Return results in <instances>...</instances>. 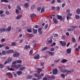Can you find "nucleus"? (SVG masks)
<instances>
[{
	"mask_svg": "<svg viewBox=\"0 0 80 80\" xmlns=\"http://www.w3.org/2000/svg\"><path fill=\"white\" fill-rule=\"evenodd\" d=\"M48 24H46L45 25V29H47V28H48Z\"/></svg>",
	"mask_w": 80,
	"mask_h": 80,
	"instance_id": "nucleus-40",
	"label": "nucleus"
},
{
	"mask_svg": "<svg viewBox=\"0 0 80 80\" xmlns=\"http://www.w3.org/2000/svg\"><path fill=\"white\" fill-rule=\"evenodd\" d=\"M40 10H41V7H39V8H38L37 9V10L38 11H39H39H40Z\"/></svg>",
	"mask_w": 80,
	"mask_h": 80,
	"instance_id": "nucleus-54",
	"label": "nucleus"
},
{
	"mask_svg": "<svg viewBox=\"0 0 80 80\" xmlns=\"http://www.w3.org/2000/svg\"><path fill=\"white\" fill-rule=\"evenodd\" d=\"M70 44V42H69L68 43L67 45V47H69V45Z\"/></svg>",
	"mask_w": 80,
	"mask_h": 80,
	"instance_id": "nucleus-60",
	"label": "nucleus"
},
{
	"mask_svg": "<svg viewBox=\"0 0 80 80\" xmlns=\"http://www.w3.org/2000/svg\"><path fill=\"white\" fill-rule=\"evenodd\" d=\"M10 30H11V26H9L8 29L5 28H1L0 29V33H2V32H5L6 31L9 32Z\"/></svg>",
	"mask_w": 80,
	"mask_h": 80,
	"instance_id": "nucleus-2",
	"label": "nucleus"
},
{
	"mask_svg": "<svg viewBox=\"0 0 80 80\" xmlns=\"http://www.w3.org/2000/svg\"><path fill=\"white\" fill-rule=\"evenodd\" d=\"M67 61H68V60L67 59H63L62 60L61 62L63 63H65V62H67Z\"/></svg>",
	"mask_w": 80,
	"mask_h": 80,
	"instance_id": "nucleus-20",
	"label": "nucleus"
},
{
	"mask_svg": "<svg viewBox=\"0 0 80 80\" xmlns=\"http://www.w3.org/2000/svg\"><path fill=\"white\" fill-rule=\"evenodd\" d=\"M52 73L54 75H56L58 73V70L57 68H55L52 70Z\"/></svg>",
	"mask_w": 80,
	"mask_h": 80,
	"instance_id": "nucleus-8",
	"label": "nucleus"
},
{
	"mask_svg": "<svg viewBox=\"0 0 80 80\" xmlns=\"http://www.w3.org/2000/svg\"><path fill=\"white\" fill-rule=\"evenodd\" d=\"M53 20L55 23H58V21L55 18H53Z\"/></svg>",
	"mask_w": 80,
	"mask_h": 80,
	"instance_id": "nucleus-15",
	"label": "nucleus"
},
{
	"mask_svg": "<svg viewBox=\"0 0 80 80\" xmlns=\"http://www.w3.org/2000/svg\"><path fill=\"white\" fill-rule=\"evenodd\" d=\"M3 65L1 64H0V68H3Z\"/></svg>",
	"mask_w": 80,
	"mask_h": 80,
	"instance_id": "nucleus-46",
	"label": "nucleus"
},
{
	"mask_svg": "<svg viewBox=\"0 0 80 80\" xmlns=\"http://www.w3.org/2000/svg\"><path fill=\"white\" fill-rule=\"evenodd\" d=\"M34 76L36 77H38V79L39 80V79H40L41 78H42V76L40 75H38L37 73H35L34 74Z\"/></svg>",
	"mask_w": 80,
	"mask_h": 80,
	"instance_id": "nucleus-7",
	"label": "nucleus"
},
{
	"mask_svg": "<svg viewBox=\"0 0 80 80\" xmlns=\"http://www.w3.org/2000/svg\"><path fill=\"white\" fill-rule=\"evenodd\" d=\"M52 17H55V15H53V14H52L51 15H50V17L52 19Z\"/></svg>",
	"mask_w": 80,
	"mask_h": 80,
	"instance_id": "nucleus-43",
	"label": "nucleus"
},
{
	"mask_svg": "<svg viewBox=\"0 0 80 80\" xmlns=\"http://www.w3.org/2000/svg\"><path fill=\"white\" fill-rule=\"evenodd\" d=\"M1 2H6V3H8V1L7 0H1Z\"/></svg>",
	"mask_w": 80,
	"mask_h": 80,
	"instance_id": "nucleus-27",
	"label": "nucleus"
},
{
	"mask_svg": "<svg viewBox=\"0 0 80 80\" xmlns=\"http://www.w3.org/2000/svg\"><path fill=\"white\" fill-rule=\"evenodd\" d=\"M37 30H35L34 28L32 29V32L33 33H37Z\"/></svg>",
	"mask_w": 80,
	"mask_h": 80,
	"instance_id": "nucleus-22",
	"label": "nucleus"
},
{
	"mask_svg": "<svg viewBox=\"0 0 80 80\" xmlns=\"http://www.w3.org/2000/svg\"><path fill=\"white\" fill-rule=\"evenodd\" d=\"M71 48H68L66 50V53L68 54H70L71 53Z\"/></svg>",
	"mask_w": 80,
	"mask_h": 80,
	"instance_id": "nucleus-10",
	"label": "nucleus"
},
{
	"mask_svg": "<svg viewBox=\"0 0 80 80\" xmlns=\"http://www.w3.org/2000/svg\"><path fill=\"white\" fill-rule=\"evenodd\" d=\"M44 62H42L41 63V66H43L44 65Z\"/></svg>",
	"mask_w": 80,
	"mask_h": 80,
	"instance_id": "nucleus-58",
	"label": "nucleus"
},
{
	"mask_svg": "<svg viewBox=\"0 0 80 80\" xmlns=\"http://www.w3.org/2000/svg\"><path fill=\"white\" fill-rule=\"evenodd\" d=\"M75 18L76 19H78L80 18V17L78 15H75Z\"/></svg>",
	"mask_w": 80,
	"mask_h": 80,
	"instance_id": "nucleus-33",
	"label": "nucleus"
},
{
	"mask_svg": "<svg viewBox=\"0 0 80 80\" xmlns=\"http://www.w3.org/2000/svg\"><path fill=\"white\" fill-rule=\"evenodd\" d=\"M12 58H8V61H6L4 62V65H6L8 63H10L12 61Z\"/></svg>",
	"mask_w": 80,
	"mask_h": 80,
	"instance_id": "nucleus-4",
	"label": "nucleus"
},
{
	"mask_svg": "<svg viewBox=\"0 0 80 80\" xmlns=\"http://www.w3.org/2000/svg\"><path fill=\"white\" fill-rule=\"evenodd\" d=\"M2 55H6V52L5 51H3L2 52Z\"/></svg>",
	"mask_w": 80,
	"mask_h": 80,
	"instance_id": "nucleus-41",
	"label": "nucleus"
},
{
	"mask_svg": "<svg viewBox=\"0 0 80 80\" xmlns=\"http://www.w3.org/2000/svg\"><path fill=\"white\" fill-rule=\"evenodd\" d=\"M2 13H3V11H0V15L2 14Z\"/></svg>",
	"mask_w": 80,
	"mask_h": 80,
	"instance_id": "nucleus-57",
	"label": "nucleus"
},
{
	"mask_svg": "<svg viewBox=\"0 0 80 80\" xmlns=\"http://www.w3.org/2000/svg\"><path fill=\"white\" fill-rule=\"evenodd\" d=\"M15 44H16L15 42H13L12 43L11 45H12V46H15Z\"/></svg>",
	"mask_w": 80,
	"mask_h": 80,
	"instance_id": "nucleus-45",
	"label": "nucleus"
},
{
	"mask_svg": "<svg viewBox=\"0 0 80 80\" xmlns=\"http://www.w3.org/2000/svg\"><path fill=\"white\" fill-rule=\"evenodd\" d=\"M13 75L15 77H17V74H16V73H15V72H13Z\"/></svg>",
	"mask_w": 80,
	"mask_h": 80,
	"instance_id": "nucleus-44",
	"label": "nucleus"
},
{
	"mask_svg": "<svg viewBox=\"0 0 80 80\" xmlns=\"http://www.w3.org/2000/svg\"><path fill=\"white\" fill-rule=\"evenodd\" d=\"M35 17V15L34 14H32L30 16V17L31 18H33Z\"/></svg>",
	"mask_w": 80,
	"mask_h": 80,
	"instance_id": "nucleus-21",
	"label": "nucleus"
},
{
	"mask_svg": "<svg viewBox=\"0 0 80 80\" xmlns=\"http://www.w3.org/2000/svg\"><path fill=\"white\" fill-rule=\"evenodd\" d=\"M17 7L19 10H21V8H20V6H18Z\"/></svg>",
	"mask_w": 80,
	"mask_h": 80,
	"instance_id": "nucleus-53",
	"label": "nucleus"
},
{
	"mask_svg": "<svg viewBox=\"0 0 80 80\" xmlns=\"http://www.w3.org/2000/svg\"><path fill=\"white\" fill-rule=\"evenodd\" d=\"M61 72L62 73H67L68 74H70V73H72L73 72L74 70L73 69H71L70 70H68L67 69H61L60 70Z\"/></svg>",
	"mask_w": 80,
	"mask_h": 80,
	"instance_id": "nucleus-1",
	"label": "nucleus"
},
{
	"mask_svg": "<svg viewBox=\"0 0 80 80\" xmlns=\"http://www.w3.org/2000/svg\"><path fill=\"white\" fill-rule=\"evenodd\" d=\"M11 67L12 68H15L16 69H17L21 67V65L19 64H12Z\"/></svg>",
	"mask_w": 80,
	"mask_h": 80,
	"instance_id": "nucleus-3",
	"label": "nucleus"
},
{
	"mask_svg": "<svg viewBox=\"0 0 80 80\" xmlns=\"http://www.w3.org/2000/svg\"><path fill=\"white\" fill-rule=\"evenodd\" d=\"M67 15H69V16H72V14L70 13L69 12H68V13H67Z\"/></svg>",
	"mask_w": 80,
	"mask_h": 80,
	"instance_id": "nucleus-38",
	"label": "nucleus"
},
{
	"mask_svg": "<svg viewBox=\"0 0 80 80\" xmlns=\"http://www.w3.org/2000/svg\"><path fill=\"white\" fill-rule=\"evenodd\" d=\"M57 18L59 20H60L61 21H62V16L59 15H58Z\"/></svg>",
	"mask_w": 80,
	"mask_h": 80,
	"instance_id": "nucleus-12",
	"label": "nucleus"
},
{
	"mask_svg": "<svg viewBox=\"0 0 80 80\" xmlns=\"http://www.w3.org/2000/svg\"><path fill=\"white\" fill-rule=\"evenodd\" d=\"M9 48V47L8 46H6L5 47V49H6V50H8Z\"/></svg>",
	"mask_w": 80,
	"mask_h": 80,
	"instance_id": "nucleus-52",
	"label": "nucleus"
},
{
	"mask_svg": "<svg viewBox=\"0 0 80 80\" xmlns=\"http://www.w3.org/2000/svg\"><path fill=\"white\" fill-rule=\"evenodd\" d=\"M24 6L25 8H27L28 7V4L27 3H26L24 4Z\"/></svg>",
	"mask_w": 80,
	"mask_h": 80,
	"instance_id": "nucleus-32",
	"label": "nucleus"
},
{
	"mask_svg": "<svg viewBox=\"0 0 80 80\" xmlns=\"http://www.w3.org/2000/svg\"><path fill=\"white\" fill-rule=\"evenodd\" d=\"M16 63H17V61H14L12 63L13 65V64H16Z\"/></svg>",
	"mask_w": 80,
	"mask_h": 80,
	"instance_id": "nucleus-56",
	"label": "nucleus"
},
{
	"mask_svg": "<svg viewBox=\"0 0 80 80\" xmlns=\"http://www.w3.org/2000/svg\"><path fill=\"white\" fill-rule=\"evenodd\" d=\"M61 77L62 78H65V75H63V74H61Z\"/></svg>",
	"mask_w": 80,
	"mask_h": 80,
	"instance_id": "nucleus-37",
	"label": "nucleus"
},
{
	"mask_svg": "<svg viewBox=\"0 0 80 80\" xmlns=\"http://www.w3.org/2000/svg\"><path fill=\"white\" fill-rule=\"evenodd\" d=\"M28 48H30V46H27V45L24 48L25 49H28Z\"/></svg>",
	"mask_w": 80,
	"mask_h": 80,
	"instance_id": "nucleus-28",
	"label": "nucleus"
},
{
	"mask_svg": "<svg viewBox=\"0 0 80 80\" xmlns=\"http://www.w3.org/2000/svg\"><path fill=\"white\" fill-rule=\"evenodd\" d=\"M34 27H35L36 28H39V26L38 25H36Z\"/></svg>",
	"mask_w": 80,
	"mask_h": 80,
	"instance_id": "nucleus-49",
	"label": "nucleus"
},
{
	"mask_svg": "<svg viewBox=\"0 0 80 80\" xmlns=\"http://www.w3.org/2000/svg\"><path fill=\"white\" fill-rule=\"evenodd\" d=\"M27 31L29 33H32V28H28L27 29Z\"/></svg>",
	"mask_w": 80,
	"mask_h": 80,
	"instance_id": "nucleus-17",
	"label": "nucleus"
},
{
	"mask_svg": "<svg viewBox=\"0 0 80 80\" xmlns=\"http://www.w3.org/2000/svg\"><path fill=\"white\" fill-rule=\"evenodd\" d=\"M22 15H19L16 18H17V19L18 20V19H20V18H22Z\"/></svg>",
	"mask_w": 80,
	"mask_h": 80,
	"instance_id": "nucleus-24",
	"label": "nucleus"
},
{
	"mask_svg": "<svg viewBox=\"0 0 80 80\" xmlns=\"http://www.w3.org/2000/svg\"><path fill=\"white\" fill-rule=\"evenodd\" d=\"M16 73L18 75H20L22 73V71H18Z\"/></svg>",
	"mask_w": 80,
	"mask_h": 80,
	"instance_id": "nucleus-18",
	"label": "nucleus"
},
{
	"mask_svg": "<svg viewBox=\"0 0 80 80\" xmlns=\"http://www.w3.org/2000/svg\"><path fill=\"white\" fill-rule=\"evenodd\" d=\"M65 6V3H64L62 5V8H63Z\"/></svg>",
	"mask_w": 80,
	"mask_h": 80,
	"instance_id": "nucleus-48",
	"label": "nucleus"
},
{
	"mask_svg": "<svg viewBox=\"0 0 80 80\" xmlns=\"http://www.w3.org/2000/svg\"><path fill=\"white\" fill-rule=\"evenodd\" d=\"M51 51H52V52H53V51L55 50V49H54V48H51Z\"/></svg>",
	"mask_w": 80,
	"mask_h": 80,
	"instance_id": "nucleus-61",
	"label": "nucleus"
},
{
	"mask_svg": "<svg viewBox=\"0 0 80 80\" xmlns=\"http://www.w3.org/2000/svg\"><path fill=\"white\" fill-rule=\"evenodd\" d=\"M42 28H39L38 29V32H40V31H42Z\"/></svg>",
	"mask_w": 80,
	"mask_h": 80,
	"instance_id": "nucleus-62",
	"label": "nucleus"
},
{
	"mask_svg": "<svg viewBox=\"0 0 80 80\" xmlns=\"http://www.w3.org/2000/svg\"><path fill=\"white\" fill-rule=\"evenodd\" d=\"M33 53V50H31L29 52V54L31 55H32V54Z\"/></svg>",
	"mask_w": 80,
	"mask_h": 80,
	"instance_id": "nucleus-36",
	"label": "nucleus"
},
{
	"mask_svg": "<svg viewBox=\"0 0 80 80\" xmlns=\"http://www.w3.org/2000/svg\"><path fill=\"white\" fill-rule=\"evenodd\" d=\"M34 58L35 59L37 60V59H38L40 58V56L39 55L37 54L36 56H34Z\"/></svg>",
	"mask_w": 80,
	"mask_h": 80,
	"instance_id": "nucleus-16",
	"label": "nucleus"
},
{
	"mask_svg": "<svg viewBox=\"0 0 80 80\" xmlns=\"http://www.w3.org/2000/svg\"><path fill=\"white\" fill-rule=\"evenodd\" d=\"M7 68H8V70H10L11 71H14V69H13V68H10V67H9V66H8L7 67Z\"/></svg>",
	"mask_w": 80,
	"mask_h": 80,
	"instance_id": "nucleus-23",
	"label": "nucleus"
},
{
	"mask_svg": "<svg viewBox=\"0 0 80 80\" xmlns=\"http://www.w3.org/2000/svg\"><path fill=\"white\" fill-rule=\"evenodd\" d=\"M6 13L7 15H9V14H10V13H9V12H8V11H6Z\"/></svg>",
	"mask_w": 80,
	"mask_h": 80,
	"instance_id": "nucleus-63",
	"label": "nucleus"
},
{
	"mask_svg": "<svg viewBox=\"0 0 80 80\" xmlns=\"http://www.w3.org/2000/svg\"><path fill=\"white\" fill-rule=\"evenodd\" d=\"M70 27H73V28H72L71 29V30H72V31H74V30H75V28H77V26H70Z\"/></svg>",
	"mask_w": 80,
	"mask_h": 80,
	"instance_id": "nucleus-14",
	"label": "nucleus"
},
{
	"mask_svg": "<svg viewBox=\"0 0 80 80\" xmlns=\"http://www.w3.org/2000/svg\"><path fill=\"white\" fill-rule=\"evenodd\" d=\"M17 62L18 63H22V61L21 60H18Z\"/></svg>",
	"mask_w": 80,
	"mask_h": 80,
	"instance_id": "nucleus-35",
	"label": "nucleus"
},
{
	"mask_svg": "<svg viewBox=\"0 0 80 80\" xmlns=\"http://www.w3.org/2000/svg\"><path fill=\"white\" fill-rule=\"evenodd\" d=\"M16 13L17 14H18L19 13V11L18 9L16 10Z\"/></svg>",
	"mask_w": 80,
	"mask_h": 80,
	"instance_id": "nucleus-51",
	"label": "nucleus"
},
{
	"mask_svg": "<svg viewBox=\"0 0 80 80\" xmlns=\"http://www.w3.org/2000/svg\"><path fill=\"white\" fill-rule=\"evenodd\" d=\"M47 49V47H45L42 49V51H44V50H46Z\"/></svg>",
	"mask_w": 80,
	"mask_h": 80,
	"instance_id": "nucleus-29",
	"label": "nucleus"
},
{
	"mask_svg": "<svg viewBox=\"0 0 80 80\" xmlns=\"http://www.w3.org/2000/svg\"><path fill=\"white\" fill-rule=\"evenodd\" d=\"M55 78V77L53 76H49L48 77V80H52V79H54Z\"/></svg>",
	"mask_w": 80,
	"mask_h": 80,
	"instance_id": "nucleus-9",
	"label": "nucleus"
},
{
	"mask_svg": "<svg viewBox=\"0 0 80 80\" xmlns=\"http://www.w3.org/2000/svg\"><path fill=\"white\" fill-rule=\"evenodd\" d=\"M48 43H52V40H51L48 41Z\"/></svg>",
	"mask_w": 80,
	"mask_h": 80,
	"instance_id": "nucleus-42",
	"label": "nucleus"
},
{
	"mask_svg": "<svg viewBox=\"0 0 80 80\" xmlns=\"http://www.w3.org/2000/svg\"><path fill=\"white\" fill-rule=\"evenodd\" d=\"M12 75V73L11 72H8L7 73V75L8 76H9V75Z\"/></svg>",
	"mask_w": 80,
	"mask_h": 80,
	"instance_id": "nucleus-50",
	"label": "nucleus"
},
{
	"mask_svg": "<svg viewBox=\"0 0 80 80\" xmlns=\"http://www.w3.org/2000/svg\"><path fill=\"white\" fill-rule=\"evenodd\" d=\"M44 11H45V8H44L43 7L41 9V13H42V12H44Z\"/></svg>",
	"mask_w": 80,
	"mask_h": 80,
	"instance_id": "nucleus-31",
	"label": "nucleus"
},
{
	"mask_svg": "<svg viewBox=\"0 0 80 80\" xmlns=\"http://www.w3.org/2000/svg\"><path fill=\"white\" fill-rule=\"evenodd\" d=\"M60 43L61 45H62V46L65 47V46H66V42H65L64 41H61L60 42Z\"/></svg>",
	"mask_w": 80,
	"mask_h": 80,
	"instance_id": "nucleus-6",
	"label": "nucleus"
},
{
	"mask_svg": "<svg viewBox=\"0 0 80 80\" xmlns=\"http://www.w3.org/2000/svg\"><path fill=\"white\" fill-rule=\"evenodd\" d=\"M26 35L28 37H30V38H32L33 37V35L32 34H30L28 33H27Z\"/></svg>",
	"mask_w": 80,
	"mask_h": 80,
	"instance_id": "nucleus-13",
	"label": "nucleus"
},
{
	"mask_svg": "<svg viewBox=\"0 0 80 80\" xmlns=\"http://www.w3.org/2000/svg\"><path fill=\"white\" fill-rule=\"evenodd\" d=\"M35 8V5H33L31 7V9L32 10H33V9H34Z\"/></svg>",
	"mask_w": 80,
	"mask_h": 80,
	"instance_id": "nucleus-34",
	"label": "nucleus"
},
{
	"mask_svg": "<svg viewBox=\"0 0 80 80\" xmlns=\"http://www.w3.org/2000/svg\"><path fill=\"white\" fill-rule=\"evenodd\" d=\"M39 32V35H41L42 34V31H38Z\"/></svg>",
	"mask_w": 80,
	"mask_h": 80,
	"instance_id": "nucleus-59",
	"label": "nucleus"
},
{
	"mask_svg": "<svg viewBox=\"0 0 80 80\" xmlns=\"http://www.w3.org/2000/svg\"><path fill=\"white\" fill-rule=\"evenodd\" d=\"M46 52L49 53V54L51 56H53V53H54V52H52L50 51H47Z\"/></svg>",
	"mask_w": 80,
	"mask_h": 80,
	"instance_id": "nucleus-11",
	"label": "nucleus"
},
{
	"mask_svg": "<svg viewBox=\"0 0 80 80\" xmlns=\"http://www.w3.org/2000/svg\"><path fill=\"white\" fill-rule=\"evenodd\" d=\"M32 77H33V76L32 75H28V76H27V77H26V78L27 79H29L30 78H32Z\"/></svg>",
	"mask_w": 80,
	"mask_h": 80,
	"instance_id": "nucleus-25",
	"label": "nucleus"
},
{
	"mask_svg": "<svg viewBox=\"0 0 80 80\" xmlns=\"http://www.w3.org/2000/svg\"><path fill=\"white\" fill-rule=\"evenodd\" d=\"M43 80H47V78L45 77L43 78Z\"/></svg>",
	"mask_w": 80,
	"mask_h": 80,
	"instance_id": "nucleus-64",
	"label": "nucleus"
},
{
	"mask_svg": "<svg viewBox=\"0 0 80 80\" xmlns=\"http://www.w3.org/2000/svg\"><path fill=\"white\" fill-rule=\"evenodd\" d=\"M19 70L22 71V70H25V67H21L19 69Z\"/></svg>",
	"mask_w": 80,
	"mask_h": 80,
	"instance_id": "nucleus-19",
	"label": "nucleus"
},
{
	"mask_svg": "<svg viewBox=\"0 0 80 80\" xmlns=\"http://www.w3.org/2000/svg\"><path fill=\"white\" fill-rule=\"evenodd\" d=\"M65 38H66V37H65V35H63L62 37V39H63V40L65 39Z\"/></svg>",
	"mask_w": 80,
	"mask_h": 80,
	"instance_id": "nucleus-47",
	"label": "nucleus"
},
{
	"mask_svg": "<svg viewBox=\"0 0 80 80\" xmlns=\"http://www.w3.org/2000/svg\"><path fill=\"white\" fill-rule=\"evenodd\" d=\"M60 7H56V10L57 11H59L60 10Z\"/></svg>",
	"mask_w": 80,
	"mask_h": 80,
	"instance_id": "nucleus-39",
	"label": "nucleus"
},
{
	"mask_svg": "<svg viewBox=\"0 0 80 80\" xmlns=\"http://www.w3.org/2000/svg\"><path fill=\"white\" fill-rule=\"evenodd\" d=\"M38 71H39V72H41L42 71V69L40 68H38Z\"/></svg>",
	"mask_w": 80,
	"mask_h": 80,
	"instance_id": "nucleus-55",
	"label": "nucleus"
},
{
	"mask_svg": "<svg viewBox=\"0 0 80 80\" xmlns=\"http://www.w3.org/2000/svg\"><path fill=\"white\" fill-rule=\"evenodd\" d=\"M72 42H73V43H75V42H76V41H75V39L74 38H72Z\"/></svg>",
	"mask_w": 80,
	"mask_h": 80,
	"instance_id": "nucleus-30",
	"label": "nucleus"
},
{
	"mask_svg": "<svg viewBox=\"0 0 80 80\" xmlns=\"http://www.w3.org/2000/svg\"><path fill=\"white\" fill-rule=\"evenodd\" d=\"M20 54L17 51H15L13 54V56L14 57H18Z\"/></svg>",
	"mask_w": 80,
	"mask_h": 80,
	"instance_id": "nucleus-5",
	"label": "nucleus"
},
{
	"mask_svg": "<svg viewBox=\"0 0 80 80\" xmlns=\"http://www.w3.org/2000/svg\"><path fill=\"white\" fill-rule=\"evenodd\" d=\"M76 13L77 14H80V9H77L76 11Z\"/></svg>",
	"mask_w": 80,
	"mask_h": 80,
	"instance_id": "nucleus-26",
	"label": "nucleus"
}]
</instances>
